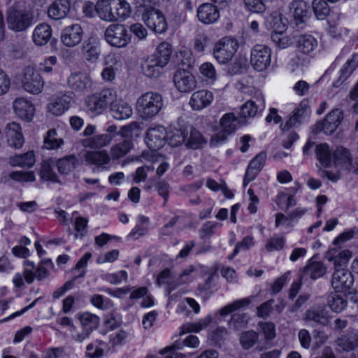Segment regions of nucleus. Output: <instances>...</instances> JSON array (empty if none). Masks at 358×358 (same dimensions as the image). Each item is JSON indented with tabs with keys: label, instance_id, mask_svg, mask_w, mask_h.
Wrapping results in <instances>:
<instances>
[{
	"label": "nucleus",
	"instance_id": "1a4fd4ad",
	"mask_svg": "<svg viewBox=\"0 0 358 358\" xmlns=\"http://www.w3.org/2000/svg\"><path fill=\"white\" fill-rule=\"evenodd\" d=\"M354 283L352 273L345 268H336L332 273L331 285L336 292H346Z\"/></svg>",
	"mask_w": 358,
	"mask_h": 358
},
{
	"label": "nucleus",
	"instance_id": "f8f14e48",
	"mask_svg": "<svg viewBox=\"0 0 358 358\" xmlns=\"http://www.w3.org/2000/svg\"><path fill=\"white\" fill-rule=\"evenodd\" d=\"M352 257V252L348 249H343L336 245L331 248L325 254V258L333 264L334 270L345 268Z\"/></svg>",
	"mask_w": 358,
	"mask_h": 358
},
{
	"label": "nucleus",
	"instance_id": "a878e982",
	"mask_svg": "<svg viewBox=\"0 0 358 358\" xmlns=\"http://www.w3.org/2000/svg\"><path fill=\"white\" fill-rule=\"evenodd\" d=\"M296 47L298 52L310 57L317 47V41L312 35H300L296 39Z\"/></svg>",
	"mask_w": 358,
	"mask_h": 358
},
{
	"label": "nucleus",
	"instance_id": "bf43d9fd",
	"mask_svg": "<svg viewBox=\"0 0 358 358\" xmlns=\"http://www.w3.org/2000/svg\"><path fill=\"white\" fill-rule=\"evenodd\" d=\"M199 71L203 77L210 83H214L217 79L215 69L210 62H205L202 64L199 67Z\"/></svg>",
	"mask_w": 358,
	"mask_h": 358
},
{
	"label": "nucleus",
	"instance_id": "aec40b11",
	"mask_svg": "<svg viewBox=\"0 0 358 358\" xmlns=\"http://www.w3.org/2000/svg\"><path fill=\"white\" fill-rule=\"evenodd\" d=\"M72 100L71 93L56 96L48 105V111L54 115H61L69 108Z\"/></svg>",
	"mask_w": 358,
	"mask_h": 358
},
{
	"label": "nucleus",
	"instance_id": "0e129e2a",
	"mask_svg": "<svg viewBox=\"0 0 358 358\" xmlns=\"http://www.w3.org/2000/svg\"><path fill=\"white\" fill-rule=\"evenodd\" d=\"M248 322V317L246 314H234L231 317L229 324L235 330H239L245 327Z\"/></svg>",
	"mask_w": 358,
	"mask_h": 358
},
{
	"label": "nucleus",
	"instance_id": "6e6552de",
	"mask_svg": "<svg viewBox=\"0 0 358 358\" xmlns=\"http://www.w3.org/2000/svg\"><path fill=\"white\" fill-rule=\"evenodd\" d=\"M22 83L24 89L32 94L41 93L44 87V82L39 73L33 67L24 69Z\"/></svg>",
	"mask_w": 358,
	"mask_h": 358
},
{
	"label": "nucleus",
	"instance_id": "393cba45",
	"mask_svg": "<svg viewBox=\"0 0 358 358\" xmlns=\"http://www.w3.org/2000/svg\"><path fill=\"white\" fill-rule=\"evenodd\" d=\"M138 160L141 162H150L151 164H159L156 173L160 177L169 169V164L165 162L162 156L154 151H143L140 155Z\"/></svg>",
	"mask_w": 358,
	"mask_h": 358
},
{
	"label": "nucleus",
	"instance_id": "13d9d810",
	"mask_svg": "<svg viewBox=\"0 0 358 358\" xmlns=\"http://www.w3.org/2000/svg\"><path fill=\"white\" fill-rule=\"evenodd\" d=\"M41 177L46 181L52 182H60L57 175L53 171L51 165L48 162H43L41 164Z\"/></svg>",
	"mask_w": 358,
	"mask_h": 358
},
{
	"label": "nucleus",
	"instance_id": "e433bc0d",
	"mask_svg": "<svg viewBox=\"0 0 358 358\" xmlns=\"http://www.w3.org/2000/svg\"><path fill=\"white\" fill-rule=\"evenodd\" d=\"M333 160L336 166H341L345 169L350 168L352 157L349 150L341 146L333 152Z\"/></svg>",
	"mask_w": 358,
	"mask_h": 358
},
{
	"label": "nucleus",
	"instance_id": "6e6d98bb",
	"mask_svg": "<svg viewBox=\"0 0 358 358\" xmlns=\"http://www.w3.org/2000/svg\"><path fill=\"white\" fill-rule=\"evenodd\" d=\"M204 140L201 133L194 128H190L189 138L186 139L187 147L192 149H198L203 143Z\"/></svg>",
	"mask_w": 358,
	"mask_h": 358
},
{
	"label": "nucleus",
	"instance_id": "473e14b6",
	"mask_svg": "<svg viewBox=\"0 0 358 358\" xmlns=\"http://www.w3.org/2000/svg\"><path fill=\"white\" fill-rule=\"evenodd\" d=\"M327 268L321 262L315 261L310 259L303 271V275L315 280L323 276Z\"/></svg>",
	"mask_w": 358,
	"mask_h": 358
},
{
	"label": "nucleus",
	"instance_id": "412c9836",
	"mask_svg": "<svg viewBox=\"0 0 358 358\" xmlns=\"http://www.w3.org/2000/svg\"><path fill=\"white\" fill-rule=\"evenodd\" d=\"M6 136L7 143L10 147L15 149L22 147L24 138L22 132V128L18 123L15 122L8 123L6 127Z\"/></svg>",
	"mask_w": 358,
	"mask_h": 358
},
{
	"label": "nucleus",
	"instance_id": "cd10ccee",
	"mask_svg": "<svg viewBox=\"0 0 358 358\" xmlns=\"http://www.w3.org/2000/svg\"><path fill=\"white\" fill-rule=\"evenodd\" d=\"M52 36L51 27L47 23L38 24L32 34L33 42L38 46L45 45Z\"/></svg>",
	"mask_w": 358,
	"mask_h": 358
},
{
	"label": "nucleus",
	"instance_id": "4d7b16f0",
	"mask_svg": "<svg viewBox=\"0 0 358 358\" xmlns=\"http://www.w3.org/2000/svg\"><path fill=\"white\" fill-rule=\"evenodd\" d=\"M106 344L102 341H96L87 346V356L89 358H100L103 355V346Z\"/></svg>",
	"mask_w": 358,
	"mask_h": 358
},
{
	"label": "nucleus",
	"instance_id": "4468645a",
	"mask_svg": "<svg viewBox=\"0 0 358 358\" xmlns=\"http://www.w3.org/2000/svg\"><path fill=\"white\" fill-rule=\"evenodd\" d=\"M166 141V128L161 125L150 127L146 133L145 143L152 150H158L164 146Z\"/></svg>",
	"mask_w": 358,
	"mask_h": 358
},
{
	"label": "nucleus",
	"instance_id": "5fc2aeb1",
	"mask_svg": "<svg viewBox=\"0 0 358 358\" xmlns=\"http://www.w3.org/2000/svg\"><path fill=\"white\" fill-rule=\"evenodd\" d=\"M251 302L250 298H244L233 301L221 308L220 313L222 316L229 315V313L237 310L243 307L248 306Z\"/></svg>",
	"mask_w": 358,
	"mask_h": 358
},
{
	"label": "nucleus",
	"instance_id": "39448f33",
	"mask_svg": "<svg viewBox=\"0 0 358 358\" xmlns=\"http://www.w3.org/2000/svg\"><path fill=\"white\" fill-rule=\"evenodd\" d=\"M238 123V120L234 113H225L220 120L221 131L211 137L210 145L215 147L225 142L227 136L237 129Z\"/></svg>",
	"mask_w": 358,
	"mask_h": 358
},
{
	"label": "nucleus",
	"instance_id": "0eeeda50",
	"mask_svg": "<svg viewBox=\"0 0 358 358\" xmlns=\"http://www.w3.org/2000/svg\"><path fill=\"white\" fill-rule=\"evenodd\" d=\"M271 50L265 45H255L250 52V64L258 71H263L271 64Z\"/></svg>",
	"mask_w": 358,
	"mask_h": 358
},
{
	"label": "nucleus",
	"instance_id": "49530a36",
	"mask_svg": "<svg viewBox=\"0 0 358 358\" xmlns=\"http://www.w3.org/2000/svg\"><path fill=\"white\" fill-rule=\"evenodd\" d=\"M212 317L210 315L199 320L196 322L186 323L181 327L180 334H187L190 332L198 333L206 329L211 322Z\"/></svg>",
	"mask_w": 358,
	"mask_h": 358
},
{
	"label": "nucleus",
	"instance_id": "603ef678",
	"mask_svg": "<svg viewBox=\"0 0 358 358\" xmlns=\"http://www.w3.org/2000/svg\"><path fill=\"white\" fill-rule=\"evenodd\" d=\"M285 238L280 234H274L268 238L265 244V249L268 252L279 251L283 249Z\"/></svg>",
	"mask_w": 358,
	"mask_h": 358
},
{
	"label": "nucleus",
	"instance_id": "4be33fe9",
	"mask_svg": "<svg viewBox=\"0 0 358 358\" xmlns=\"http://www.w3.org/2000/svg\"><path fill=\"white\" fill-rule=\"evenodd\" d=\"M343 119V113L341 109L332 110L326 117L324 120L319 123L320 129L327 134H332Z\"/></svg>",
	"mask_w": 358,
	"mask_h": 358
},
{
	"label": "nucleus",
	"instance_id": "c85d7f7f",
	"mask_svg": "<svg viewBox=\"0 0 358 358\" xmlns=\"http://www.w3.org/2000/svg\"><path fill=\"white\" fill-rule=\"evenodd\" d=\"M308 8L306 2L303 0H294L289 3V13L296 20V24L304 21V18L308 16Z\"/></svg>",
	"mask_w": 358,
	"mask_h": 358
},
{
	"label": "nucleus",
	"instance_id": "7ed1b4c3",
	"mask_svg": "<svg viewBox=\"0 0 358 358\" xmlns=\"http://www.w3.org/2000/svg\"><path fill=\"white\" fill-rule=\"evenodd\" d=\"M238 47L239 44L236 38L224 37L215 44L214 57L220 64H225L232 59Z\"/></svg>",
	"mask_w": 358,
	"mask_h": 358
},
{
	"label": "nucleus",
	"instance_id": "ddd939ff",
	"mask_svg": "<svg viewBox=\"0 0 358 358\" xmlns=\"http://www.w3.org/2000/svg\"><path fill=\"white\" fill-rule=\"evenodd\" d=\"M80 52L82 58L86 62L90 64L96 63L101 55L99 41L95 37H90L83 42Z\"/></svg>",
	"mask_w": 358,
	"mask_h": 358
},
{
	"label": "nucleus",
	"instance_id": "680f3d73",
	"mask_svg": "<svg viewBox=\"0 0 358 358\" xmlns=\"http://www.w3.org/2000/svg\"><path fill=\"white\" fill-rule=\"evenodd\" d=\"M271 0H244L247 8L252 12L262 13L266 9V3Z\"/></svg>",
	"mask_w": 358,
	"mask_h": 358
},
{
	"label": "nucleus",
	"instance_id": "dca6fc26",
	"mask_svg": "<svg viewBox=\"0 0 358 358\" xmlns=\"http://www.w3.org/2000/svg\"><path fill=\"white\" fill-rule=\"evenodd\" d=\"M303 320L313 327L327 326L329 322V315L324 307L317 306L307 310L303 315Z\"/></svg>",
	"mask_w": 358,
	"mask_h": 358
},
{
	"label": "nucleus",
	"instance_id": "774afa93",
	"mask_svg": "<svg viewBox=\"0 0 358 358\" xmlns=\"http://www.w3.org/2000/svg\"><path fill=\"white\" fill-rule=\"evenodd\" d=\"M259 326L262 329L266 341H271L275 337V327L273 322H261L259 323Z\"/></svg>",
	"mask_w": 358,
	"mask_h": 358
},
{
	"label": "nucleus",
	"instance_id": "69168bd1",
	"mask_svg": "<svg viewBox=\"0 0 358 358\" xmlns=\"http://www.w3.org/2000/svg\"><path fill=\"white\" fill-rule=\"evenodd\" d=\"M306 112V109L301 106L300 108H297L293 111V114L290 115L288 120L286 121L284 124L282 129H289V128L294 127L299 120L302 117Z\"/></svg>",
	"mask_w": 358,
	"mask_h": 358
},
{
	"label": "nucleus",
	"instance_id": "ea45409f",
	"mask_svg": "<svg viewBox=\"0 0 358 358\" xmlns=\"http://www.w3.org/2000/svg\"><path fill=\"white\" fill-rule=\"evenodd\" d=\"M189 131L187 128H173L166 132V141L172 147H177L186 141Z\"/></svg>",
	"mask_w": 358,
	"mask_h": 358
},
{
	"label": "nucleus",
	"instance_id": "58836bf2",
	"mask_svg": "<svg viewBox=\"0 0 358 358\" xmlns=\"http://www.w3.org/2000/svg\"><path fill=\"white\" fill-rule=\"evenodd\" d=\"M35 155L33 151H28L22 155H15L9 159L11 166L31 167L35 164Z\"/></svg>",
	"mask_w": 358,
	"mask_h": 358
},
{
	"label": "nucleus",
	"instance_id": "4c0bfd02",
	"mask_svg": "<svg viewBox=\"0 0 358 358\" xmlns=\"http://www.w3.org/2000/svg\"><path fill=\"white\" fill-rule=\"evenodd\" d=\"M113 138L112 134H99L85 139L83 145L86 148H101L110 144Z\"/></svg>",
	"mask_w": 358,
	"mask_h": 358
},
{
	"label": "nucleus",
	"instance_id": "3c124183",
	"mask_svg": "<svg viewBox=\"0 0 358 358\" xmlns=\"http://www.w3.org/2000/svg\"><path fill=\"white\" fill-rule=\"evenodd\" d=\"M239 340L242 348L245 350H249L257 343L259 335L252 330L246 331L241 334Z\"/></svg>",
	"mask_w": 358,
	"mask_h": 358
},
{
	"label": "nucleus",
	"instance_id": "052dcab7",
	"mask_svg": "<svg viewBox=\"0 0 358 358\" xmlns=\"http://www.w3.org/2000/svg\"><path fill=\"white\" fill-rule=\"evenodd\" d=\"M355 70L350 66V63L345 62L339 71V76L336 81L333 83V86L339 87L351 76Z\"/></svg>",
	"mask_w": 358,
	"mask_h": 358
},
{
	"label": "nucleus",
	"instance_id": "f03ea898",
	"mask_svg": "<svg viewBox=\"0 0 358 358\" xmlns=\"http://www.w3.org/2000/svg\"><path fill=\"white\" fill-rule=\"evenodd\" d=\"M6 20L9 29L15 32H21L32 24L34 15L30 10L13 6L7 10Z\"/></svg>",
	"mask_w": 358,
	"mask_h": 358
},
{
	"label": "nucleus",
	"instance_id": "8fccbe9b",
	"mask_svg": "<svg viewBox=\"0 0 358 358\" xmlns=\"http://www.w3.org/2000/svg\"><path fill=\"white\" fill-rule=\"evenodd\" d=\"M271 38L273 43L280 49H285L293 43V38L282 31H273Z\"/></svg>",
	"mask_w": 358,
	"mask_h": 358
},
{
	"label": "nucleus",
	"instance_id": "6ab92c4d",
	"mask_svg": "<svg viewBox=\"0 0 358 358\" xmlns=\"http://www.w3.org/2000/svg\"><path fill=\"white\" fill-rule=\"evenodd\" d=\"M214 99L212 92L200 90L194 92L189 99V104L192 110H201L209 106Z\"/></svg>",
	"mask_w": 358,
	"mask_h": 358
},
{
	"label": "nucleus",
	"instance_id": "09e8293b",
	"mask_svg": "<svg viewBox=\"0 0 358 358\" xmlns=\"http://www.w3.org/2000/svg\"><path fill=\"white\" fill-rule=\"evenodd\" d=\"M132 147V143L129 140H124L110 148V155L113 159H120L126 155Z\"/></svg>",
	"mask_w": 358,
	"mask_h": 358
},
{
	"label": "nucleus",
	"instance_id": "423d86ee",
	"mask_svg": "<svg viewBox=\"0 0 358 358\" xmlns=\"http://www.w3.org/2000/svg\"><path fill=\"white\" fill-rule=\"evenodd\" d=\"M104 36L107 43L116 48L125 47L131 40V35L125 26L120 24L109 25Z\"/></svg>",
	"mask_w": 358,
	"mask_h": 358
},
{
	"label": "nucleus",
	"instance_id": "2f4dec72",
	"mask_svg": "<svg viewBox=\"0 0 358 358\" xmlns=\"http://www.w3.org/2000/svg\"><path fill=\"white\" fill-rule=\"evenodd\" d=\"M79 164V160L75 155H66L58 159L55 165L61 174L67 175L73 171Z\"/></svg>",
	"mask_w": 358,
	"mask_h": 358
},
{
	"label": "nucleus",
	"instance_id": "f3484780",
	"mask_svg": "<svg viewBox=\"0 0 358 358\" xmlns=\"http://www.w3.org/2000/svg\"><path fill=\"white\" fill-rule=\"evenodd\" d=\"M266 159V153L261 152L257 155L250 162L243 180V186L246 187L254 180L263 169Z\"/></svg>",
	"mask_w": 358,
	"mask_h": 358
},
{
	"label": "nucleus",
	"instance_id": "338daca9",
	"mask_svg": "<svg viewBox=\"0 0 358 358\" xmlns=\"http://www.w3.org/2000/svg\"><path fill=\"white\" fill-rule=\"evenodd\" d=\"M90 301L95 307L105 310L113 306L111 301L100 294H94L91 297Z\"/></svg>",
	"mask_w": 358,
	"mask_h": 358
},
{
	"label": "nucleus",
	"instance_id": "7c9ffc66",
	"mask_svg": "<svg viewBox=\"0 0 358 358\" xmlns=\"http://www.w3.org/2000/svg\"><path fill=\"white\" fill-rule=\"evenodd\" d=\"M112 3L113 0H99L96 2L95 10L101 20L108 22L116 21Z\"/></svg>",
	"mask_w": 358,
	"mask_h": 358
},
{
	"label": "nucleus",
	"instance_id": "9b49d317",
	"mask_svg": "<svg viewBox=\"0 0 358 358\" xmlns=\"http://www.w3.org/2000/svg\"><path fill=\"white\" fill-rule=\"evenodd\" d=\"M173 83L177 90L182 93H189L196 87V80L190 71L179 69L173 76Z\"/></svg>",
	"mask_w": 358,
	"mask_h": 358
},
{
	"label": "nucleus",
	"instance_id": "72a5a7b5",
	"mask_svg": "<svg viewBox=\"0 0 358 358\" xmlns=\"http://www.w3.org/2000/svg\"><path fill=\"white\" fill-rule=\"evenodd\" d=\"M110 113L115 119L122 120L129 118L133 110L127 103L113 101L110 103Z\"/></svg>",
	"mask_w": 358,
	"mask_h": 358
},
{
	"label": "nucleus",
	"instance_id": "c9c22d12",
	"mask_svg": "<svg viewBox=\"0 0 358 358\" xmlns=\"http://www.w3.org/2000/svg\"><path fill=\"white\" fill-rule=\"evenodd\" d=\"M257 103L252 100L245 103L241 108V116L243 117H255L259 112L264 108V100L263 96L257 98Z\"/></svg>",
	"mask_w": 358,
	"mask_h": 358
},
{
	"label": "nucleus",
	"instance_id": "b1692460",
	"mask_svg": "<svg viewBox=\"0 0 358 358\" xmlns=\"http://www.w3.org/2000/svg\"><path fill=\"white\" fill-rule=\"evenodd\" d=\"M197 16L201 22L211 24L217 21L220 17V13L216 6L205 3L198 8Z\"/></svg>",
	"mask_w": 358,
	"mask_h": 358
},
{
	"label": "nucleus",
	"instance_id": "a19ab883",
	"mask_svg": "<svg viewBox=\"0 0 358 358\" xmlns=\"http://www.w3.org/2000/svg\"><path fill=\"white\" fill-rule=\"evenodd\" d=\"M82 329L90 334L99 325V317L91 313L85 312L78 315Z\"/></svg>",
	"mask_w": 358,
	"mask_h": 358
},
{
	"label": "nucleus",
	"instance_id": "a18cd8bd",
	"mask_svg": "<svg viewBox=\"0 0 358 358\" xmlns=\"http://www.w3.org/2000/svg\"><path fill=\"white\" fill-rule=\"evenodd\" d=\"M112 8L115 10L116 21L124 20L131 14V6L125 0H113Z\"/></svg>",
	"mask_w": 358,
	"mask_h": 358
},
{
	"label": "nucleus",
	"instance_id": "79ce46f5",
	"mask_svg": "<svg viewBox=\"0 0 358 358\" xmlns=\"http://www.w3.org/2000/svg\"><path fill=\"white\" fill-rule=\"evenodd\" d=\"M310 62V59L309 56L297 52L295 56L290 59L287 64V68L292 73L303 71V68L308 66Z\"/></svg>",
	"mask_w": 358,
	"mask_h": 358
},
{
	"label": "nucleus",
	"instance_id": "a211bd4d",
	"mask_svg": "<svg viewBox=\"0 0 358 358\" xmlns=\"http://www.w3.org/2000/svg\"><path fill=\"white\" fill-rule=\"evenodd\" d=\"M69 87L79 93L87 92L92 85L90 77L81 72L72 73L67 80Z\"/></svg>",
	"mask_w": 358,
	"mask_h": 358
},
{
	"label": "nucleus",
	"instance_id": "5701e85b",
	"mask_svg": "<svg viewBox=\"0 0 358 358\" xmlns=\"http://www.w3.org/2000/svg\"><path fill=\"white\" fill-rule=\"evenodd\" d=\"M85 159L87 163L96 166L99 171L106 170V165L110 162V157L106 150L87 151Z\"/></svg>",
	"mask_w": 358,
	"mask_h": 358
},
{
	"label": "nucleus",
	"instance_id": "2eb2a0df",
	"mask_svg": "<svg viewBox=\"0 0 358 358\" xmlns=\"http://www.w3.org/2000/svg\"><path fill=\"white\" fill-rule=\"evenodd\" d=\"M83 34V28L79 24H73L64 28L61 41L66 47L73 48L82 41Z\"/></svg>",
	"mask_w": 358,
	"mask_h": 358
},
{
	"label": "nucleus",
	"instance_id": "e2e57ef3",
	"mask_svg": "<svg viewBox=\"0 0 358 358\" xmlns=\"http://www.w3.org/2000/svg\"><path fill=\"white\" fill-rule=\"evenodd\" d=\"M63 143V141L61 138H57V132L55 129H50L47 136L44 139V144L48 149H55L60 147Z\"/></svg>",
	"mask_w": 358,
	"mask_h": 358
},
{
	"label": "nucleus",
	"instance_id": "de8ad7c7",
	"mask_svg": "<svg viewBox=\"0 0 358 358\" xmlns=\"http://www.w3.org/2000/svg\"><path fill=\"white\" fill-rule=\"evenodd\" d=\"M172 50L171 45L167 42L161 43L157 48V52L152 55L163 66H166L171 56Z\"/></svg>",
	"mask_w": 358,
	"mask_h": 358
},
{
	"label": "nucleus",
	"instance_id": "c03bdc74",
	"mask_svg": "<svg viewBox=\"0 0 358 358\" xmlns=\"http://www.w3.org/2000/svg\"><path fill=\"white\" fill-rule=\"evenodd\" d=\"M338 292H331L327 298V305L334 313L342 312L347 306V299L338 294Z\"/></svg>",
	"mask_w": 358,
	"mask_h": 358
},
{
	"label": "nucleus",
	"instance_id": "bb28decb",
	"mask_svg": "<svg viewBox=\"0 0 358 358\" xmlns=\"http://www.w3.org/2000/svg\"><path fill=\"white\" fill-rule=\"evenodd\" d=\"M15 114L23 120H30L34 114V107L24 98H17L13 102Z\"/></svg>",
	"mask_w": 358,
	"mask_h": 358
},
{
	"label": "nucleus",
	"instance_id": "c756f323",
	"mask_svg": "<svg viewBox=\"0 0 358 358\" xmlns=\"http://www.w3.org/2000/svg\"><path fill=\"white\" fill-rule=\"evenodd\" d=\"M70 9L69 0H55L49 7L48 16L53 20L64 18Z\"/></svg>",
	"mask_w": 358,
	"mask_h": 358
},
{
	"label": "nucleus",
	"instance_id": "37998d69",
	"mask_svg": "<svg viewBox=\"0 0 358 358\" xmlns=\"http://www.w3.org/2000/svg\"><path fill=\"white\" fill-rule=\"evenodd\" d=\"M315 152L317 160L324 167H329L331 166L333 154H331L330 148L327 143L315 145Z\"/></svg>",
	"mask_w": 358,
	"mask_h": 358
},
{
	"label": "nucleus",
	"instance_id": "864d4df0",
	"mask_svg": "<svg viewBox=\"0 0 358 358\" xmlns=\"http://www.w3.org/2000/svg\"><path fill=\"white\" fill-rule=\"evenodd\" d=\"M312 7L316 17L320 20L325 19L330 11L329 6L324 0H313Z\"/></svg>",
	"mask_w": 358,
	"mask_h": 358
},
{
	"label": "nucleus",
	"instance_id": "f257e3e1",
	"mask_svg": "<svg viewBox=\"0 0 358 358\" xmlns=\"http://www.w3.org/2000/svg\"><path fill=\"white\" fill-rule=\"evenodd\" d=\"M162 95L157 92L150 91L141 95L136 101V108L143 120H149L157 116L164 108Z\"/></svg>",
	"mask_w": 358,
	"mask_h": 358
},
{
	"label": "nucleus",
	"instance_id": "9d476101",
	"mask_svg": "<svg viewBox=\"0 0 358 358\" xmlns=\"http://www.w3.org/2000/svg\"><path fill=\"white\" fill-rule=\"evenodd\" d=\"M143 20L147 27L157 34L164 33L167 29V22L163 13L159 10L150 8L143 14Z\"/></svg>",
	"mask_w": 358,
	"mask_h": 358
},
{
	"label": "nucleus",
	"instance_id": "f704fd0d",
	"mask_svg": "<svg viewBox=\"0 0 358 358\" xmlns=\"http://www.w3.org/2000/svg\"><path fill=\"white\" fill-rule=\"evenodd\" d=\"M164 66L161 64L155 57H148L142 64L143 74L148 78H157L161 74Z\"/></svg>",
	"mask_w": 358,
	"mask_h": 358
},
{
	"label": "nucleus",
	"instance_id": "20e7f679",
	"mask_svg": "<svg viewBox=\"0 0 358 358\" xmlns=\"http://www.w3.org/2000/svg\"><path fill=\"white\" fill-rule=\"evenodd\" d=\"M115 98L116 94L113 90L106 89L87 97L85 106L92 113L101 114Z\"/></svg>",
	"mask_w": 358,
	"mask_h": 358
}]
</instances>
